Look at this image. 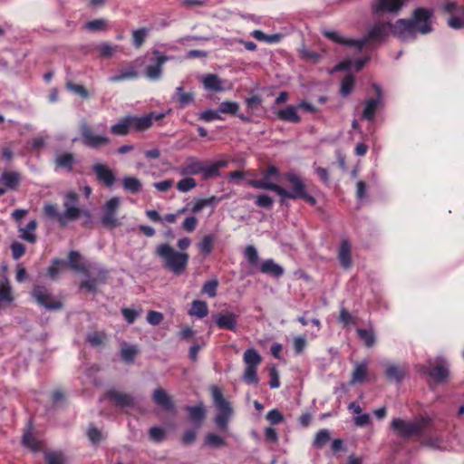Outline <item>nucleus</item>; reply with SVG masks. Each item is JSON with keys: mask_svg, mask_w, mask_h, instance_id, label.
<instances>
[{"mask_svg": "<svg viewBox=\"0 0 464 464\" xmlns=\"http://www.w3.org/2000/svg\"><path fill=\"white\" fill-rule=\"evenodd\" d=\"M87 436H88V439L90 440V441L96 445L98 443H100L102 440V433L100 430H98L96 427H94L93 425H91L88 429V431H87Z\"/></svg>", "mask_w": 464, "mask_h": 464, "instance_id": "obj_54", "label": "nucleus"}, {"mask_svg": "<svg viewBox=\"0 0 464 464\" xmlns=\"http://www.w3.org/2000/svg\"><path fill=\"white\" fill-rule=\"evenodd\" d=\"M122 188L130 194H137L141 190L142 184L138 178L126 176L122 179Z\"/></svg>", "mask_w": 464, "mask_h": 464, "instance_id": "obj_35", "label": "nucleus"}, {"mask_svg": "<svg viewBox=\"0 0 464 464\" xmlns=\"http://www.w3.org/2000/svg\"><path fill=\"white\" fill-rule=\"evenodd\" d=\"M239 109V105L235 102H223L219 107L220 113L236 114Z\"/></svg>", "mask_w": 464, "mask_h": 464, "instance_id": "obj_53", "label": "nucleus"}, {"mask_svg": "<svg viewBox=\"0 0 464 464\" xmlns=\"http://www.w3.org/2000/svg\"><path fill=\"white\" fill-rule=\"evenodd\" d=\"M203 171V162L188 161L180 167V174L184 176L194 175Z\"/></svg>", "mask_w": 464, "mask_h": 464, "instance_id": "obj_41", "label": "nucleus"}, {"mask_svg": "<svg viewBox=\"0 0 464 464\" xmlns=\"http://www.w3.org/2000/svg\"><path fill=\"white\" fill-rule=\"evenodd\" d=\"M205 445L215 449L223 448L227 446V440L224 436L208 433L205 436Z\"/></svg>", "mask_w": 464, "mask_h": 464, "instance_id": "obj_42", "label": "nucleus"}, {"mask_svg": "<svg viewBox=\"0 0 464 464\" xmlns=\"http://www.w3.org/2000/svg\"><path fill=\"white\" fill-rule=\"evenodd\" d=\"M423 366V372L428 374L433 381L436 382H444L447 381L449 377V369L448 365L444 361H436L433 362L431 360L428 361L427 367Z\"/></svg>", "mask_w": 464, "mask_h": 464, "instance_id": "obj_12", "label": "nucleus"}, {"mask_svg": "<svg viewBox=\"0 0 464 464\" xmlns=\"http://www.w3.org/2000/svg\"><path fill=\"white\" fill-rule=\"evenodd\" d=\"M353 84H354L353 76H352L350 74L346 75L341 82L340 92H341L342 95H343V96L349 95L353 91Z\"/></svg>", "mask_w": 464, "mask_h": 464, "instance_id": "obj_52", "label": "nucleus"}, {"mask_svg": "<svg viewBox=\"0 0 464 464\" xmlns=\"http://www.w3.org/2000/svg\"><path fill=\"white\" fill-rule=\"evenodd\" d=\"M233 87L232 83L227 80H224L217 76L216 74H208L205 75V89L215 92H221L227 90H231Z\"/></svg>", "mask_w": 464, "mask_h": 464, "instance_id": "obj_18", "label": "nucleus"}, {"mask_svg": "<svg viewBox=\"0 0 464 464\" xmlns=\"http://www.w3.org/2000/svg\"><path fill=\"white\" fill-rule=\"evenodd\" d=\"M392 429L399 435L403 437H411V421H407L401 419H393L391 423Z\"/></svg>", "mask_w": 464, "mask_h": 464, "instance_id": "obj_31", "label": "nucleus"}, {"mask_svg": "<svg viewBox=\"0 0 464 464\" xmlns=\"http://www.w3.org/2000/svg\"><path fill=\"white\" fill-rule=\"evenodd\" d=\"M92 170L98 181L102 182L105 187L111 188L116 181L114 172L106 165L96 163L92 166Z\"/></svg>", "mask_w": 464, "mask_h": 464, "instance_id": "obj_16", "label": "nucleus"}, {"mask_svg": "<svg viewBox=\"0 0 464 464\" xmlns=\"http://www.w3.org/2000/svg\"><path fill=\"white\" fill-rule=\"evenodd\" d=\"M187 410L189 412V418L192 421H199L203 419V406L201 404L188 407Z\"/></svg>", "mask_w": 464, "mask_h": 464, "instance_id": "obj_57", "label": "nucleus"}, {"mask_svg": "<svg viewBox=\"0 0 464 464\" xmlns=\"http://www.w3.org/2000/svg\"><path fill=\"white\" fill-rule=\"evenodd\" d=\"M81 254L76 250H72L68 253V261H66L67 266H70L71 269L85 273L87 271L85 266L80 263Z\"/></svg>", "mask_w": 464, "mask_h": 464, "instance_id": "obj_36", "label": "nucleus"}, {"mask_svg": "<svg viewBox=\"0 0 464 464\" xmlns=\"http://www.w3.org/2000/svg\"><path fill=\"white\" fill-rule=\"evenodd\" d=\"M324 35L335 43L348 46H354L358 50H361L366 44V40L344 38L339 33L334 31H326L324 32Z\"/></svg>", "mask_w": 464, "mask_h": 464, "instance_id": "obj_22", "label": "nucleus"}, {"mask_svg": "<svg viewBox=\"0 0 464 464\" xmlns=\"http://www.w3.org/2000/svg\"><path fill=\"white\" fill-rule=\"evenodd\" d=\"M79 195L74 191H69L64 195L63 218H65L66 222L74 221L81 216L86 217L88 219L91 218V214L88 210H82L78 207Z\"/></svg>", "mask_w": 464, "mask_h": 464, "instance_id": "obj_8", "label": "nucleus"}, {"mask_svg": "<svg viewBox=\"0 0 464 464\" xmlns=\"http://www.w3.org/2000/svg\"><path fill=\"white\" fill-rule=\"evenodd\" d=\"M65 88L79 95L82 99H89L91 97L90 92L82 84H76L72 82H67L65 84Z\"/></svg>", "mask_w": 464, "mask_h": 464, "instance_id": "obj_43", "label": "nucleus"}, {"mask_svg": "<svg viewBox=\"0 0 464 464\" xmlns=\"http://www.w3.org/2000/svg\"><path fill=\"white\" fill-rule=\"evenodd\" d=\"M172 99L177 102L181 108H184L194 102L195 95L192 92H184V88L179 86L176 88Z\"/></svg>", "mask_w": 464, "mask_h": 464, "instance_id": "obj_28", "label": "nucleus"}, {"mask_svg": "<svg viewBox=\"0 0 464 464\" xmlns=\"http://www.w3.org/2000/svg\"><path fill=\"white\" fill-rule=\"evenodd\" d=\"M266 420L272 425H275L281 423L284 420V416L277 409H273L267 412Z\"/></svg>", "mask_w": 464, "mask_h": 464, "instance_id": "obj_61", "label": "nucleus"}, {"mask_svg": "<svg viewBox=\"0 0 464 464\" xmlns=\"http://www.w3.org/2000/svg\"><path fill=\"white\" fill-rule=\"evenodd\" d=\"M14 301L12 287L7 279L0 282V304L2 303H12ZM2 305H0V309Z\"/></svg>", "mask_w": 464, "mask_h": 464, "instance_id": "obj_40", "label": "nucleus"}, {"mask_svg": "<svg viewBox=\"0 0 464 464\" xmlns=\"http://www.w3.org/2000/svg\"><path fill=\"white\" fill-rule=\"evenodd\" d=\"M432 17V12L426 8H417L412 14V18L410 19L417 34H428L431 31L430 20Z\"/></svg>", "mask_w": 464, "mask_h": 464, "instance_id": "obj_10", "label": "nucleus"}, {"mask_svg": "<svg viewBox=\"0 0 464 464\" xmlns=\"http://www.w3.org/2000/svg\"><path fill=\"white\" fill-rule=\"evenodd\" d=\"M210 392L213 404L217 411V415L214 419L215 424L219 430H226L233 415L232 406L225 399L221 390L218 387L211 386Z\"/></svg>", "mask_w": 464, "mask_h": 464, "instance_id": "obj_2", "label": "nucleus"}, {"mask_svg": "<svg viewBox=\"0 0 464 464\" xmlns=\"http://www.w3.org/2000/svg\"><path fill=\"white\" fill-rule=\"evenodd\" d=\"M432 420L429 416H421L411 421V434L421 435L424 430L431 423Z\"/></svg>", "mask_w": 464, "mask_h": 464, "instance_id": "obj_39", "label": "nucleus"}, {"mask_svg": "<svg viewBox=\"0 0 464 464\" xmlns=\"http://www.w3.org/2000/svg\"><path fill=\"white\" fill-rule=\"evenodd\" d=\"M156 255L164 261V266L177 276L186 270L189 258L187 253L176 251L167 243L157 246Z\"/></svg>", "mask_w": 464, "mask_h": 464, "instance_id": "obj_1", "label": "nucleus"}, {"mask_svg": "<svg viewBox=\"0 0 464 464\" xmlns=\"http://www.w3.org/2000/svg\"><path fill=\"white\" fill-rule=\"evenodd\" d=\"M377 97L370 99L365 102L362 117L369 121H373L377 110L382 106V89L379 85L373 84Z\"/></svg>", "mask_w": 464, "mask_h": 464, "instance_id": "obj_15", "label": "nucleus"}, {"mask_svg": "<svg viewBox=\"0 0 464 464\" xmlns=\"http://www.w3.org/2000/svg\"><path fill=\"white\" fill-rule=\"evenodd\" d=\"M286 179L291 185V190L287 191L286 189H285V194L278 192V196H280L281 201H284L286 198H302L312 206H314L316 204V199L306 192L305 184L304 183L300 177H298L295 174H287Z\"/></svg>", "mask_w": 464, "mask_h": 464, "instance_id": "obj_4", "label": "nucleus"}, {"mask_svg": "<svg viewBox=\"0 0 464 464\" xmlns=\"http://www.w3.org/2000/svg\"><path fill=\"white\" fill-rule=\"evenodd\" d=\"M275 114L279 120L298 123L301 121L300 116L297 113V108L293 105H288L284 109L277 110Z\"/></svg>", "mask_w": 464, "mask_h": 464, "instance_id": "obj_27", "label": "nucleus"}, {"mask_svg": "<svg viewBox=\"0 0 464 464\" xmlns=\"http://www.w3.org/2000/svg\"><path fill=\"white\" fill-rule=\"evenodd\" d=\"M138 77V72L134 68H129L121 71V72L117 75H113L110 77V82H118L127 79H135Z\"/></svg>", "mask_w": 464, "mask_h": 464, "instance_id": "obj_44", "label": "nucleus"}, {"mask_svg": "<svg viewBox=\"0 0 464 464\" xmlns=\"http://www.w3.org/2000/svg\"><path fill=\"white\" fill-rule=\"evenodd\" d=\"M245 256L251 265H256L258 263V254L253 246H246Z\"/></svg>", "mask_w": 464, "mask_h": 464, "instance_id": "obj_64", "label": "nucleus"}, {"mask_svg": "<svg viewBox=\"0 0 464 464\" xmlns=\"http://www.w3.org/2000/svg\"><path fill=\"white\" fill-rule=\"evenodd\" d=\"M368 366L369 362L367 361L356 362L352 372L350 383L356 384L364 382L368 377Z\"/></svg>", "mask_w": 464, "mask_h": 464, "instance_id": "obj_24", "label": "nucleus"}, {"mask_svg": "<svg viewBox=\"0 0 464 464\" xmlns=\"http://www.w3.org/2000/svg\"><path fill=\"white\" fill-rule=\"evenodd\" d=\"M67 263L65 260L54 258L52 262V266L47 268V275L52 278L55 279L60 272V266H65Z\"/></svg>", "mask_w": 464, "mask_h": 464, "instance_id": "obj_50", "label": "nucleus"}, {"mask_svg": "<svg viewBox=\"0 0 464 464\" xmlns=\"http://www.w3.org/2000/svg\"><path fill=\"white\" fill-rule=\"evenodd\" d=\"M237 316L232 312H221L214 316V322L219 329L237 331Z\"/></svg>", "mask_w": 464, "mask_h": 464, "instance_id": "obj_19", "label": "nucleus"}, {"mask_svg": "<svg viewBox=\"0 0 464 464\" xmlns=\"http://www.w3.org/2000/svg\"><path fill=\"white\" fill-rule=\"evenodd\" d=\"M43 211L47 218L57 220L63 227L66 226L67 222L65 218H63V213L58 211L56 204L45 203Z\"/></svg>", "mask_w": 464, "mask_h": 464, "instance_id": "obj_34", "label": "nucleus"}, {"mask_svg": "<svg viewBox=\"0 0 464 464\" xmlns=\"http://www.w3.org/2000/svg\"><path fill=\"white\" fill-rule=\"evenodd\" d=\"M20 181V174L16 171H4L0 175V184L5 186V189H17Z\"/></svg>", "mask_w": 464, "mask_h": 464, "instance_id": "obj_26", "label": "nucleus"}, {"mask_svg": "<svg viewBox=\"0 0 464 464\" xmlns=\"http://www.w3.org/2000/svg\"><path fill=\"white\" fill-rule=\"evenodd\" d=\"M228 161L221 159L205 164V179L213 178L219 175V169L227 167Z\"/></svg>", "mask_w": 464, "mask_h": 464, "instance_id": "obj_32", "label": "nucleus"}, {"mask_svg": "<svg viewBox=\"0 0 464 464\" xmlns=\"http://www.w3.org/2000/svg\"><path fill=\"white\" fill-rule=\"evenodd\" d=\"M46 464H65V458L61 451H50L44 454Z\"/></svg>", "mask_w": 464, "mask_h": 464, "instance_id": "obj_49", "label": "nucleus"}, {"mask_svg": "<svg viewBox=\"0 0 464 464\" xmlns=\"http://www.w3.org/2000/svg\"><path fill=\"white\" fill-rule=\"evenodd\" d=\"M153 401L160 406L163 410L169 411L174 409V403L171 397L167 392L161 388H157L153 392L152 395Z\"/></svg>", "mask_w": 464, "mask_h": 464, "instance_id": "obj_23", "label": "nucleus"}, {"mask_svg": "<svg viewBox=\"0 0 464 464\" xmlns=\"http://www.w3.org/2000/svg\"><path fill=\"white\" fill-rule=\"evenodd\" d=\"M243 361L245 363V371L242 379L247 384L256 385L259 382L257 377V366L261 363L262 357L253 348L247 349L243 355Z\"/></svg>", "mask_w": 464, "mask_h": 464, "instance_id": "obj_5", "label": "nucleus"}, {"mask_svg": "<svg viewBox=\"0 0 464 464\" xmlns=\"http://www.w3.org/2000/svg\"><path fill=\"white\" fill-rule=\"evenodd\" d=\"M12 256L14 259L18 260L25 253V246L19 242H13L10 246Z\"/></svg>", "mask_w": 464, "mask_h": 464, "instance_id": "obj_58", "label": "nucleus"}, {"mask_svg": "<svg viewBox=\"0 0 464 464\" xmlns=\"http://www.w3.org/2000/svg\"><path fill=\"white\" fill-rule=\"evenodd\" d=\"M96 50L99 52L101 57L109 58L113 55L115 47L108 43H102L97 46Z\"/></svg>", "mask_w": 464, "mask_h": 464, "instance_id": "obj_55", "label": "nucleus"}, {"mask_svg": "<svg viewBox=\"0 0 464 464\" xmlns=\"http://www.w3.org/2000/svg\"><path fill=\"white\" fill-rule=\"evenodd\" d=\"M359 337L367 347H372L375 343V334L371 329H357Z\"/></svg>", "mask_w": 464, "mask_h": 464, "instance_id": "obj_48", "label": "nucleus"}, {"mask_svg": "<svg viewBox=\"0 0 464 464\" xmlns=\"http://www.w3.org/2000/svg\"><path fill=\"white\" fill-rule=\"evenodd\" d=\"M85 27L90 31H102L106 29V21L104 19H95L86 23Z\"/></svg>", "mask_w": 464, "mask_h": 464, "instance_id": "obj_60", "label": "nucleus"}, {"mask_svg": "<svg viewBox=\"0 0 464 464\" xmlns=\"http://www.w3.org/2000/svg\"><path fill=\"white\" fill-rule=\"evenodd\" d=\"M338 259L343 268H349L352 265L351 245L347 240H343L338 248Z\"/></svg>", "mask_w": 464, "mask_h": 464, "instance_id": "obj_29", "label": "nucleus"}, {"mask_svg": "<svg viewBox=\"0 0 464 464\" xmlns=\"http://www.w3.org/2000/svg\"><path fill=\"white\" fill-rule=\"evenodd\" d=\"M152 54L151 63L147 66L145 75L151 81H158L162 76L163 65L169 60V57L158 50H154Z\"/></svg>", "mask_w": 464, "mask_h": 464, "instance_id": "obj_11", "label": "nucleus"}, {"mask_svg": "<svg viewBox=\"0 0 464 464\" xmlns=\"http://www.w3.org/2000/svg\"><path fill=\"white\" fill-rule=\"evenodd\" d=\"M106 339L104 332H92L87 334L86 340L92 346H100Z\"/></svg>", "mask_w": 464, "mask_h": 464, "instance_id": "obj_51", "label": "nucleus"}, {"mask_svg": "<svg viewBox=\"0 0 464 464\" xmlns=\"http://www.w3.org/2000/svg\"><path fill=\"white\" fill-rule=\"evenodd\" d=\"M104 399L111 401L115 406L125 408L134 405V398L128 393L111 389L104 394Z\"/></svg>", "mask_w": 464, "mask_h": 464, "instance_id": "obj_17", "label": "nucleus"}, {"mask_svg": "<svg viewBox=\"0 0 464 464\" xmlns=\"http://www.w3.org/2000/svg\"><path fill=\"white\" fill-rule=\"evenodd\" d=\"M121 201L117 197H113L107 200L102 208V215L101 222L107 228H114L119 226L117 212L120 208Z\"/></svg>", "mask_w": 464, "mask_h": 464, "instance_id": "obj_9", "label": "nucleus"}, {"mask_svg": "<svg viewBox=\"0 0 464 464\" xmlns=\"http://www.w3.org/2000/svg\"><path fill=\"white\" fill-rule=\"evenodd\" d=\"M55 164L58 168L72 171L75 163V158L72 153H62L55 158Z\"/></svg>", "mask_w": 464, "mask_h": 464, "instance_id": "obj_37", "label": "nucleus"}, {"mask_svg": "<svg viewBox=\"0 0 464 464\" xmlns=\"http://www.w3.org/2000/svg\"><path fill=\"white\" fill-rule=\"evenodd\" d=\"M260 272L275 277H280L284 274V269L275 263L273 259H267L261 264Z\"/></svg>", "mask_w": 464, "mask_h": 464, "instance_id": "obj_33", "label": "nucleus"}, {"mask_svg": "<svg viewBox=\"0 0 464 464\" xmlns=\"http://www.w3.org/2000/svg\"><path fill=\"white\" fill-rule=\"evenodd\" d=\"M262 178L260 179H251L248 184L257 189H266L285 194V188L277 184L279 179V170L275 166H269L267 169L261 171Z\"/></svg>", "mask_w": 464, "mask_h": 464, "instance_id": "obj_3", "label": "nucleus"}, {"mask_svg": "<svg viewBox=\"0 0 464 464\" xmlns=\"http://www.w3.org/2000/svg\"><path fill=\"white\" fill-rule=\"evenodd\" d=\"M139 353V350L134 345H126L121 350V359L128 363L133 362L135 356Z\"/></svg>", "mask_w": 464, "mask_h": 464, "instance_id": "obj_45", "label": "nucleus"}, {"mask_svg": "<svg viewBox=\"0 0 464 464\" xmlns=\"http://www.w3.org/2000/svg\"><path fill=\"white\" fill-rule=\"evenodd\" d=\"M163 320V314L157 311H149L147 314V322L151 325H159Z\"/></svg>", "mask_w": 464, "mask_h": 464, "instance_id": "obj_62", "label": "nucleus"}, {"mask_svg": "<svg viewBox=\"0 0 464 464\" xmlns=\"http://www.w3.org/2000/svg\"><path fill=\"white\" fill-rule=\"evenodd\" d=\"M149 29L145 27L134 30L132 32V43L136 48L140 47L144 44Z\"/></svg>", "mask_w": 464, "mask_h": 464, "instance_id": "obj_47", "label": "nucleus"}, {"mask_svg": "<svg viewBox=\"0 0 464 464\" xmlns=\"http://www.w3.org/2000/svg\"><path fill=\"white\" fill-rule=\"evenodd\" d=\"M196 186L195 179L192 178H185L177 184V188L182 192H188Z\"/></svg>", "mask_w": 464, "mask_h": 464, "instance_id": "obj_59", "label": "nucleus"}, {"mask_svg": "<svg viewBox=\"0 0 464 464\" xmlns=\"http://www.w3.org/2000/svg\"><path fill=\"white\" fill-rule=\"evenodd\" d=\"M330 439V434L326 430H322L317 432L315 439L314 440V444L316 447L324 446Z\"/></svg>", "mask_w": 464, "mask_h": 464, "instance_id": "obj_63", "label": "nucleus"}, {"mask_svg": "<svg viewBox=\"0 0 464 464\" xmlns=\"http://www.w3.org/2000/svg\"><path fill=\"white\" fill-rule=\"evenodd\" d=\"M80 134L82 143L93 150H98L110 143L111 140L106 135L95 134L93 128L87 121L83 120L80 123Z\"/></svg>", "mask_w": 464, "mask_h": 464, "instance_id": "obj_6", "label": "nucleus"}, {"mask_svg": "<svg viewBox=\"0 0 464 464\" xmlns=\"http://www.w3.org/2000/svg\"><path fill=\"white\" fill-rule=\"evenodd\" d=\"M131 129L130 117L121 119L118 123L111 127V132L117 136H126Z\"/></svg>", "mask_w": 464, "mask_h": 464, "instance_id": "obj_38", "label": "nucleus"}, {"mask_svg": "<svg viewBox=\"0 0 464 464\" xmlns=\"http://www.w3.org/2000/svg\"><path fill=\"white\" fill-rule=\"evenodd\" d=\"M32 297L42 307L46 310H60L63 303L56 299L50 288L43 285H35L32 290Z\"/></svg>", "mask_w": 464, "mask_h": 464, "instance_id": "obj_7", "label": "nucleus"}, {"mask_svg": "<svg viewBox=\"0 0 464 464\" xmlns=\"http://www.w3.org/2000/svg\"><path fill=\"white\" fill-rule=\"evenodd\" d=\"M38 223L36 219H32L28 222V224L22 227H18L19 237L31 244H34L37 240V236L35 234V230L37 228Z\"/></svg>", "mask_w": 464, "mask_h": 464, "instance_id": "obj_25", "label": "nucleus"}, {"mask_svg": "<svg viewBox=\"0 0 464 464\" xmlns=\"http://www.w3.org/2000/svg\"><path fill=\"white\" fill-rule=\"evenodd\" d=\"M129 117L130 120L131 128L135 129L136 130L141 131L148 130L152 125L153 121H160L164 117V115H156L154 113H150L148 115H144L141 117Z\"/></svg>", "mask_w": 464, "mask_h": 464, "instance_id": "obj_20", "label": "nucleus"}, {"mask_svg": "<svg viewBox=\"0 0 464 464\" xmlns=\"http://www.w3.org/2000/svg\"><path fill=\"white\" fill-rule=\"evenodd\" d=\"M407 369L405 366L391 363L386 366L385 374L389 381L400 382L404 378Z\"/></svg>", "mask_w": 464, "mask_h": 464, "instance_id": "obj_30", "label": "nucleus"}, {"mask_svg": "<svg viewBox=\"0 0 464 464\" xmlns=\"http://www.w3.org/2000/svg\"><path fill=\"white\" fill-rule=\"evenodd\" d=\"M389 31L392 32V24L378 23L369 31L368 36L362 40H366V43L368 41H381L388 35Z\"/></svg>", "mask_w": 464, "mask_h": 464, "instance_id": "obj_21", "label": "nucleus"}, {"mask_svg": "<svg viewBox=\"0 0 464 464\" xmlns=\"http://www.w3.org/2000/svg\"><path fill=\"white\" fill-rule=\"evenodd\" d=\"M392 34L402 41L415 38L417 32L410 19H399L392 24Z\"/></svg>", "mask_w": 464, "mask_h": 464, "instance_id": "obj_13", "label": "nucleus"}, {"mask_svg": "<svg viewBox=\"0 0 464 464\" xmlns=\"http://www.w3.org/2000/svg\"><path fill=\"white\" fill-rule=\"evenodd\" d=\"M409 0H375L372 5V12L397 14Z\"/></svg>", "mask_w": 464, "mask_h": 464, "instance_id": "obj_14", "label": "nucleus"}, {"mask_svg": "<svg viewBox=\"0 0 464 464\" xmlns=\"http://www.w3.org/2000/svg\"><path fill=\"white\" fill-rule=\"evenodd\" d=\"M22 442L24 447L33 451H37L41 448L40 441L31 432L24 434Z\"/></svg>", "mask_w": 464, "mask_h": 464, "instance_id": "obj_46", "label": "nucleus"}, {"mask_svg": "<svg viewBox=\"0 0 464 464\" xmlns=\"http://www.w3.org/2000/svg\"><path fill=\"white\" fill-rule=\"evenodd\" d=\"M149 437L154 442H161L166 435L164 430L159 427H151L149 430Z\"/></svg>", "mask_w": 464, "mask_h": 464, "instance_id": "obj_56", "label": "nucleus"}]
</instances>
